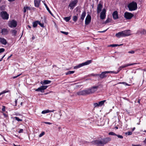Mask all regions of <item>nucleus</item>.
<instances>
[{
	"label": "nucleus",
	"instance_id": "nucleus-1",
	"mask_svg": "<svg viewBox=\"0 0 146 146\" xmlns=\"http://www.w3.org/2000/svg\"><path fill=\"white\" fill-rule=\"evenodd\" d=\"M111 140L109 137H106L102 139L101 140H96L92 141L93 144L98 146H104Z\"/></svg>",
	"mask_w": 146,
	"mask_h": 146
},
{
	"label": "nucleus",
	"instance_id": "nucleus-2",
	"mask_svg": "<svg viewBox=\"0 0 146 146\" xmlns=\"http://www.w3.org/2000/svg\"><path fill=\"white\" fill-rule=\"evenodd\" d=\"M129 10L131 11H134L137 9V4L136 2L132 1L129 3L127 6Z\"/></svg>",
	"mask_w": 146,
	"mask_h": 146
},
{
	"label": "nucleus",
	"instance_id": "nucleus-3",
	"mask_svg": "<svg viewBox=\"0 0 146 146\" xmlns=\"http://www.w3.org/2000/svg\"><path fill=\"white\" fill-rule=\"evenodd\" d=\"M99 88L98 86H93L90 88L87 89L88 95L94 93Z\"/></svg>",
	"mask_w": 146,
	"mask_h": 146
},
{
	"label": "nucleus",
	"instance_id": "nucleus-4",
	"mask_svg": "<svg viewBox=\"0 0 146 146\" xmlns=\"http://www.w3.org/2000/svg\"><path fill=\"white\" fill-rule=\"evenodd\" d=\"M0 15L3 19L7 20L9 18V15L5 11H2L1 12Z\"/></svg>",
	"mask_w": 146,
	"mask_h": 146
},
{
	"label": "nucleus",
	"instance_id": "nucleus-5",
	"mask_svg": "<svg viewBox=\"0 0 146 146\" xmlns=\"http://www.w3.org/2000/svg\"><path fill=\"white\" fill-rule=\"evenodd\" d=\"M91 62V60H88L86 62L83 63L81 64H79L78 65L74 66V69H77L80 68V67L83 66L85 65H87L90 64Z\"/></svg>",
	"mask_w": 146,
	"mask_h": 146
},
{
	"label": "nucleus",
	"instance_id": "nucleus-6",
	"mask_svg": "<svg viewBox=\"0 0 146 146\" xmlns=\"http://www.w3.org/2000/svg\"><path fill=\"white\" fill-rule=\"evenodd\" d=\"M133 15L131 13L126 12L124 14V17L126 19H130L133 16Z\"/></svg>",
	"mask_w": 146,
	"mask_h": 146
},
{
	"label": "nucleus",
	"instance_id": "nucleus-7",
	"mask_svg": "<svg viewBox=\"0 0 146 146\" xmlns=\"http://www.w3.org/2000/svg\"><path fill=\"white\" fill-rule=\"evenodd\" d=\"M78 2V0H74L70 2L68 5V7H70V9L72 10L76 6Z\"/></svg>",
	"mask_w": 146,
	"mask_h": 146
},
{
	"label": "nucleus",
	"instance_id": "nucleus-8",
	"mask_svg": "<svg viewBox=\"0 0 146 146\" xmlns=\"http://www.w3.org/2000/svg\"><path fill=\"white\" fill-rule=\"evenodd\" d=\"M76 94L78 95L85 96L88 95L87 89L85 90L79 91L77 92Z\"/></svg>",
	"mask_w": 146,
	"mask_h": 146
},
{
	"label": "nucleus",
	"instance_id": "nucleus-9",
	"mask_svg": "<svg viewBox=\"0 0 146 146\" xmlns=\"http://www.w3.org/2000/svg\"><path fill=\"white\" fill-rule=\"evenodd\" d=\"M9 26L11 28L15 27L17 26V22L15 20H13L9 23Z\"/></svg>",
	"mask_w": 146,
	"mask_h": 146
},
{
	"label": "nucleus",
	"instance_id": "nucleus-10",
	"mask_svg": "<svg viewBox=\"0 0 146 146\" xmlns=\"http://www.w3.org/2000/svg\"><path fill=\"white\" fill-rule=\"evenodd\" d=\"M106 10L104 8L101 12L100 14V18L101 19L103 20L105 19L106 17Z\"/></svg>",
	"mask_w": 146,
	"mask_h": 146
},
{
	"label": "nucleus",
	"instance_id": "nucleus-11",
	"mask_svg": "<svg viewBox=\"0 0 146 146\" xmlns=\"http://www.w3.org/2000/svg\"><path fill=\"white\" fill-rule=\"evenodd\" d=\"M48 87L47 86H42L40 87L35 90L36 91H40L41 92H43Z\"/></svg>",
	"mask_w": 146,
	"mask_h": 146
},
{
	"label": "nucleus",
	"instance_id": "nucleus-12",
	"mask_svg": "<svg viewBox=\"0 0 146 146\" xmlns=\"http://www.w3.org/2000/svg\"><path fill=\"white\" fill-rule=\"evenodd\" d=\"M106 72V71L103 72L100 74H96V76H99L101 79L105 78L107 76V73Z\"/></svg>",
	"mask_w": 146,
	"mask_h": 146
},
{
	"label": "nucleus",
	"instance_id": "nucleus-13",
	"mask_svg": "<svg viewBox=\"0 0 146 146\" xmlns=\"http://www.w3.org/2000/svg\"><path fill=\"white\" fill-rule=\"evenodd\" d=\"M91 16L90 15H88L85 19V24L86 25L89 24L91 22Z\"/></svg>",
	"mask_w": 146,
	"mask_h": 146
},
{
	"label": "nucleus",
	"instance_id": "nucleus-14",
	"mask_svg": "<svg viewBox=\"0 0 146 146\" xmlns=\"http://www.w3.org/2000/svg\"><path fill=\"white\" fill-rule=\"evenodd\" d=\"M130 31V30H125L123 31L124 37L129 36L131 35Z\"/></svg>",
	"mask_w": 146,
	"mask_h": 146
},
{
	"label": "nucleus",
	"instance_id": "nucleus-15",
	"mask_svg": "<svg viewBox=\"0 0 146 146\" xmlns=\"http://www.w3.org/2000/svg\"><path fill=\"white\" fill-rule=\"evenodd\" d=\"M112 17L113 19L115 20L118 18V13L117 11H115L112 14Z\"/></svg>",
	"mask_w": 146,
	"mask_h": 146
},
{
	"label": "nucleus",
	"instance_id": "nucleus-16",
	"mask_svg": "<svg viewBox=\"0 0 146 146\" xmlns=\"http://www.w3.org/2000/svg\"><path fill=\"white\" fill-rule=\"evenodd\" d=\"M103 5H102L100 4L99 3L97 6V13L98 14H99L100 13V11H101L102 9V8Z\"/></svg>",
	"mask_w": 146,
	"mask_h": 146
},
{
	"label": "nucleus",
	"instance_id": "nucleus-17",
	"mask_svg": "<svg viewBox=\"0 0 146 146\" xmlns=\"http://www.w3.org/2000/svg\"><path fill=\"white\" fill-rule=\"evenodd\" d=\"M86 12L85 11H84L82 12L80 17V19H79V21H83L84 20L85 17L86 16Z\"/></svg>",
	"mask_w": 146,
	"mask_h": 146
},
{
	"label": "nucleus",
	"instance_id": "nucleus-18",
	"mask_svg": "<svg viewBox=\"0 0 146 146\" xmlns=\"http://www.w3.org/2000/svg\"><path fill=\"white\" fill-rule=\"evenodd\" d=\"M1 33L2 35H6L8 34V31L7 29H3L1 30Z\"/></svg>",
	"mask_w": 146,
	"mask_h": 146
},
{
	"label": "nucleus",
	"instance_id": "nucleus-19",
	"mask_svg": "<svg viewBox=\"0 0 146 146\" xmlns=\"http://www.w3.org/2000/svg\"><path fill=\"white\" fill-rule=\"evenodd\" d=\"M115 36L118 38L124 37L122 31H120L115 34Z\"/></svg>",
	"mask_w": 146,
	"mask_h": 146
},
{
	"label": "nucleus",
	"instance_id": "nucleus-20",
	"mask_svg": "<svg viewBox=\"0 0 146 146\" xmlns=\"http://www.w3.org/2000/svg\"><path fill=\"white\" fill-rule=\"evenodd\" d=\"M51 82V81L48 80H45L43 81H41L40 82V83L42 85H46L50 84Z\"/></svg>",
	"mask_w": 146,
	"mask_h": 146
},
{
	"label": "nucleus",
	"instance_id": "nucleus-21",
	"mask_svg": "<svg viewBox=\"0 0 146 146\" xmlns=\"http://www.w3.org/2000/svg\"><path fill=\"white\" fill-rule=\"evenodd\" d=\"M0 42L2 44L6 45L7 43L6 40L4 38L0 37Z\"/></svg>",
	"mask_w": 146,
	"mask_h": 146
},
{
	"label": "nucleus",
	"instance_id": "nucleus-22",
	"mask_svg": "<svg viewBox=\"0 0 146 146\" xmlns=\"http://www.w3.org/2000/svg\"><path fill=\"white\" fill-rule=\"evenodd\" d=\"M41 0H34L35 5L36 7H38L39 6Z\"/></svg>",
	"mask_w": 146,
	"mask_h": 146
},
{
	"label": "nucleus",
	"instance_id": "nucleus-23",
	"mask_svg": "<svg viewBox=\"0 0 146 146\" xmlns=\"http://www.w3.org/2000/svg\"><path fill=\"white\" fill-rule=\"evenodd\" d=\"M139 33L141 34H146V31L144 29L139 30L137 31V33Z\"/></svg>",
	"mask_w": 146,
	"mask_h": 146
},
{
	"label": "nucleus",
	"instance_id": "nucleus-24",
	"mask_svg": "<svg viewBox=\"0 0 146 146\" xmlns=\"http://www.w3.org/2000/svg\"><path fill=\"white\" fill-rule=\"evenodd\" d=\"M10 32L12 34V36H15L16 35L17 31L15 29H13L11 30Z\"/></svg>",
	"mask_w": 146,
	"mask_h": 146
},
{
	"label": "nucleus",
	"instance_id": "nucleus-25",
	"mask_svg": "<svg viewBox=\"0 0 146 146\" xmlns=\"http://www.w3.org/2000/svg\"><path fill=\"white\" fill-rule=\"evenodd\" d=\"M136 64V63H131V64H125V65H124L123 66H121V68H123L126 67L127 66H131V65H134V64Z\"/></svg>",
	"mask_w": 146,
	"mask_h": 146
},
{
	"label": "nucleus",
	"instance_id": "nucleus-26",
	"mask_svg": "<svg viewBox=\"0 0 146 146\" xmlns=\"http://www.w3.org/2000/svg\"><path fill=\"white\" fill-rule=\"evenodd\" d=\"M44 5L45 6L47 10L48 11V12L50 13V14L52 15V16L54 17L53 14H52V12H51L50 11V10L49 8L47 6V5L45 3H44Z\"/></svg>",
	"mask_w": 146,
	"mask_h": 146
},
{
	"label": "nucleus",
	"instance_id": "nucleus-27",
	"mask_svg": "<svg viewBox=\"0 0 146 146\" xmlns=\"http://www.w3.org/2000/svg\"><path fill=\"white\" fill-rule=\"evenodd\" d=\"M78 14H77V15H74L73 17V20L74 22H76L78 19Z\"/></svg>",
	"mask_w": 146,
	"mask_h": 146
},
{
	"label": "nucleus",
	"instance_id": "nucleus-28",
	"mask_svg": "<svg viewBox=\"0 0 146 146\" xmlns=\"http://www.w3.org/2000/svg\"><path fill=\"white\" fill-rule=\"evenodd\" d=\"M38 24V21H36L33 23V26L34 27H36Z\"/></svg>",
	"mask_w": 146,
	"mask_h": 146
},
{
	"label": "nucleus",
	"instance_id": "nucleus-29",
	"mask_svg": "<svg viewBox=\"0 0 146 146\" xmlns=\"http://www.w3.org/2000/svg\"><path fill=\"white\" fill-rule=\"evenodd\" d=\"M23 9L24 13H25L27 11L30 9V8L28 7H24Z\"/></svg>",
	"mask_w": 146,
	"mask_h": 146
},
{
	"label": "nucleus",
	"instance_id": "nucleus-30",
	"mask_svg": "<svg viewBox=\"0 0 146 146\" xmlns=\"http://www.w3.org/2000/svg\"><path fill=\"white\" fill-rule=\"evenodd\" d=\"M106 100H104L99 102H98V105L99 106H102L104 104V103L106 102Z\"/></svg>",
	"mask_w": 146,
	"mask_h": 146
},
{
	"label": "nucleus",
	"instance_id": "nucleus-31",
	"mask_svg": "<svg viewBox=\"0 0 146 146\" xmlns=\"http://www.w3.org/2000/svg\"><path fill=\"white\" fill-rule=\"evenodd\" d=\"M71 19V17H66L64 18V20L66 21H68Z\"/></svg>",
	"mask_w": 146,
	"mask_h": 146
},
{
	"label": "nucleus",
	"instance_id": "nucleus-32",
	"mask_svg": "<svg viewBox=\"0 0 146 146\" xmlns=\"http://www.w3.org/2000/svg\"><path fill=\"white\" fill-rule=\"evenodd\" d=\"M122 45H123V44H121L120 45H119V44H112L110 45H109V46L112 47H114L117 46H121Z\"/></svg>",
	"mask_w": 146,
	"mask_h": 146
},
{
	"label": "nucleus",
	"instance_id": "nucleus-33",
	"mask_svg": "<svg viewBox=\"0 0 146 146\" xmlns=\"http://www.w3.org/2000/svg\"><path fill=\"white\" fill-rule=\"evenodd\" d=\"M74 71H68L66 73V75L69 74H73L74 73Z\"/></svg>",
	"mask_w": 146,
	"mask_h": 146
},
{
	"label": "nucleus",
	"instance_id": "nucleus-34",
	"mask_svg": "<svg viewBox=\"0 0 146 146\" xmlns=\"http://www.w3.org/2000/svg\"><path fill=\"white\" fill-rule=\"evenodd\" d=\"M49 112V110H44L42 111V114H45L46 113H47Z\"/></svg>",
	"mask_w": 146,
	"mask_h": 146
},
{
	"label": "nucleus",
	"instance_id": "nucleus-35",
	"mask_svg": "<svg viewBox=\"0 0 146 146\" xmlns=\"http://www.w3.org/2000/svg\"><path fill=\"white\" fill-rule=\"evenodd\" d=\"M109 135H116V134L113 132H111L109 133H108Z\"/></svg>",
	"mask_w": 146,
	"mask_h": 146
},
{
	"label": "nucleus",
	"instance_id": "nucleus-36",
	"mask_svg": "<svg viewBox=\"0 0 146 146\" xmlns=\"http://www.w3.org/2000/svg\"><path fill=\"white\" fill-rule=\"evenodd\" d=\"M9 91H6V90H4L2 91V92H1L0 93V96L3 94H5L7 92H8Z\"/></svg>",
	"mask_w": 146,
	"mask_h": 146
},
{
	"label": "nucleus",
	"instance_id": "nucleus-37",
	"mask_svg": "<svg viewBox=\"0 0 146 146\" xmlns=\"http://www.w3.org/2000/svg\"><path fill=\"white\" fill-rule=\"evenodd\" d=\"M15 118L16 120L17 121H21L22 120V119H20L19 117H15Z\"/></svg>",
	"mask_w": 146,
	"mask_h": 146
},
{
	"label": "nucleus",
	"instance_id": "nucleus-38",
	"mask_svg": "<svg viewBox=\"0 0 146 146\" xmlns=\"http://www.w3.org/2000/svg\"><path fill=\"white\" fill-rule=\"evenodd\" d=\"M38 24L40 25L41 27H44V24L38 21Z\"/></svg>",
	"mask_w": 146,
	"mask_h": 146
},
{
	"label": "nucleus",
	"instance_id": "nucleus-39",
	"mask_svg": "<svg viewBox=\"0 0 146 146\" xmlns=\"http://www.w3.org/2000/svg\"><path fill=\"white\" fill-rule=\"evenodd\" d=\"M94 108H95L96 107L99 106L98 105V103H94Z\"/></svg>",
	"mask_w": 146,
	"mask_h": 146
},
{
	"label": "nucleus",
	"instance_id": "nucleus-40",
	"mask_svg": "<svg viewBox=\"0 0 146 146\" xmlns=\"http://www.w3.org/2000/svg\"><path fill=\"white\" fill-rule=\"evenodd\" d=\"M45 134V133L44 132H42L39 135V137H41L43 135Z\"/></svg>",
	"mask_w": 146,
	"mask_h": 146
},
{
	"label": "nucleus",
	"instance_id": "nucleus-41",
	"mask_svg": "<svg viewBox=\"0 0 146 146\" xmlns=\"http://www.w3.org/2000/svg\"><path fill=\"white\" fill-rule=\"evenodd\" d=\"M5 50V49L4 48H0V53L4 52Z\"/></svg>",
	"mask_w": 146,
	"mask_h": 146
},
{
	"label": "nucleus",
	"instance_id": "nucleus-42",
	"mask_svg": "<svg viewBox=\"0 0 146 146\" xmlns=\"http://www.w3.org/2000/svg\"><path fill=\"white\" fill-rule=\"evenodd\" d=\"M125 133L126 135H131L132 134V133L131 131H129L128 132H126Z\"/></svg>",
	"mask_w": 146,
	"mask_h": 146
},
{
	"label": "nucleus",
	"instance_id": "nucleus-43",
	"mask_svg": "<svg viewBox=\"0 0 146 146\" xmlns=\"http://www.w3.org/2000/svg\"><path fill=\"white\" fill-rule=\"evenodd\" d=\"M61 33H62L63 34H65L66 35H68V32H65L63 31H61Z\"/></svg>",
	"mask_w": 146,
	"mask_h": 146
},
{
	"label": "nucleus",
	"instance_id": "nucleus-44",
	"mask_svg": "<svg viewBox=\"0 0 146 146\" xmlns=\"http://www.w3.org/2000/svg\"><path fill=\"white\" fill-rule=\"evenodd\" d=\"M119 138L122 139L123 138V136L121 135H116Z\"/></svg>",
	"mask_w": 146,
	"mask_h": 146
},
{
	"label": "nucleus",
	"instance_id": "nucleus-45",
	"mask_svg": "<svg viewBox=\"0 0 146 146\" xmlns=\"http://www.w3.org/2000/svg\"><path fill=\"white\" fill-rule=\"evenodd\" d=\"M23 129H21L18 131L19 133H22L23 132Z\"/></svg>",
	"mask_w": 146,
	"mask_h": 146
},
{
	"label": "nucleus",
	"instance_id": "nucleus-46",
	"mask_svg": "<svg viewBox=\"0 0 146 146\" xmlns=\"http://www.w3.org/2000/svg\"><path fill=\"white\" fill-rule=\"evenodd\" d=\"M128 53L131 54H134L135 53V52L134 50H131L128 52Z\"/></svg>",
	"mask_w": 146,
	"mask_h": 146
},
{
	"label": "nucleus",
	"instance_id": "nucleus-47",
	"mask_svg": "<svg viewBox=\"0 0 146 146\" xmlns=\"http://www.w3.org/2000/svg\"><path fill=\"white\" fill-rule=\"evenodd\" d=\"M110 21V19L108 18L105 21V23H107L109 22Z\"/></svg>",
	"mask_w": 146,
	"mask_h": 146
},
{
	"label": "nucleus",
	"instance_id": "nucleus-48",
	"mask_svg": "<svg viewBox=\"0 0 146 146\" xmlns=\"http://www.w3.org/2000/svg\"><path fill=\"white\" fill-rule=\"evenodd\" d=\"M122 68H121V66H120L118 68V70H117V73H118L119 71L121 70Z\"/></svg>",
	"mask_w": 146,
	"mask_h": 146
},
{
	"label": "nucleus",
	"instance_id": "nucleus-49",
	"mask_svg": "<svg viewBox=\"0 0 146 146\" xmlns=\"http://www.w3.org/2000/svg\"><path fill=\"white\" fill-rule=\"evenodd\" d=\"M2 110L3 111H5V106H3Z\"/></svg>",
	"mask_w": 146,
	"mask_h": 146
},
{
	"label": "nucleus",
	"instance_id": "nucleus-50",
	"mask_svg": "<svg viewBox=\"0 0 146 146\" xmlns=\"http://www.w3.org/2000/svg\"><path fill=\"white\" fill-rule=\"evenodd\" d=\"M21 75V74H19L18 75H17V76H13V79H15L16 78H17V77H18V76H19L20 75Z\"/></svg>",
	"mask_w": 146,
	"mask_h": 146
},
{
	"label": "nucleus",
	"instance_id": "nucleus-51",
	"mask_svg": "<svg viewBox=\"0 0 146 146\" xmlns=\"http://www.w3.org/2000/svg\"><path fill=\"white\" fill-rule=\"evenodd\" d=\"M120 83L123 84H125V85L129 86L130 85H129L128 84H127V83H125V82H120Z\"/></svg>",
	"mask_w": 146,
	"mask_h": 146
},
{
	"label": "nucleus",
	"instance_id": "nucleus-52",
	"mask_svg": "<svg viewBox=\"0 0 146 146\" xmlns=\"http://www.w3.org/2000/svg\"><path fill=\"white\" fill-rule=\"evenodd\" d=\"M44 123L46 124H49V125H51L52 124L50 122H44Z\"/></svg>",
	"mask_w": 146,
	"mask_h": 146
},
{
	"label": "nucleus",
	"instance_id": "nucleus-53",
	"mask_svg": "<svg viewBox=\"0 0 146 146\" xmlns=\"http://www.w3.org/2000/svg\"><path fill=\"white\" fill-rule=\"evenodd\" d=\"M141 145L138 144V145H134V144H132V146H141Z\"/></svg>",
	"mask_w": 146,
	"mask_h": 146
},
{
	"label": "nucleus",
	"instance_id": "nucleus-54",
	"mask_svg": "<svg viewBox=\"0 0 146 146\" xmlns=\"http://www.w3.org/2000/svg\"><path fill=\"white\" fill-rule=\"evenodd\" d=\"M106 73H112V71H106Z\"/></svg>",
	"mask_w": 146,
	"mask_h": 146
},
{
	"label": "nucleus",
	"instance_id": "nucleus-55",
	"mask_svg": "<svg viewBox=\"0 0 146 146\" xmlns=\"http://www.w3.org/2000/svg\"><path fill=\"white\" fill-rule=\"evenodd\" d=\"M108 29H106V30H105L103 31H99V33H104Z\"/></svg>",
	"mask_w": 146,
	"mask_h": 146
},
{
	"label": "nucleus",
	"instance_id": "nucleus-56",
	"mask_svg": "<svg viewBox=\"0 0 146 146\" xmlns=\"http://www.w3.org/2000/svg\"><path fill=\"white\" fill-rule=\"evenodd\" d=\"M5 56V54L3 57H2L1 58V59H0V61H1L2 60H3V58Z\"/></svg>",
	"mask_w": 146,
	"mask_h": 146
},
{
	"label": "nucleus",
	"instance_id": "nucleus-57",
	"mask_svg": "<svg viewBox=\"0 0 146 146\" xmlns=\"http://www.w3.org/2000/svg\"><path fill=\"white\" fill-rule=\"evenodd\" d=\"M3 115H4V116L5 117H7V115L6 114H5V113H3Z\"/></svg>",
	"mask_w": 146,
	"mask_h": 146
},
{
	"label": "nucleus",
	"instance_id": "nucleus-58",
	"mask_svg": "<svg viewBox=\"0 0 146 146\" xmlns=\"http://www.w3.org/2000/svg\"><path fill=\"white\" fill-rule=\"evenodd\" d=\"M12 56V54H11V55L9 56L7 58V60H8Z\"/></svg>",
	"mask_w": 146,
	"mask_h": 146
},
{
	"label": "nucleus",
	"instance_id": "nucleus-59",
	"mask_svg": "<svg viewBox=\"0 0 146 146\" xmlns=\"http://www.w3.org/2000/svg\"><path fill=\"white\" fill-rule=\"evenodd\" d=\"M15 0H8V1H9L10 2H12V1H15Z\"/></svg>",
	"mask_w": 146,
	"mask_h": 146
},
{
	"label": "nucleus",
	"instance_id": "nucleus-60",
	"mask_svg": "<svg viewBox=\"0 0 146 146\" xmlns=\"http://www.w3.org/2000/svg\"><path fill=\"white\" fill-rule=\"evenodd\" d=\"M17 100H15V106H17Z\"/></svg>",
	"mask_w": 146,
	"mask_h": 146
},
{
	"label": "nucleus",
	"instance_id": "nucleus-61",
	"mask_svg": "<svg viewBox=\"0 0 146 146\" xmlns=\"http://www.w3.org/2000/svg\"><path fill=\"white\" fill-rule=\"evenodd\" d=\"M115 73V74H117V72H116L115 71H112V73Z\"/></svg>",
	"mask_w": 146,
	"mask_h": 146
},
{
	"label": "nucleus",
	"instance_id": "nucleus-62",
	"mask_svg": "<svg viewBox=\"0 0 146 146\" xmlns=\"http://www.w3.org/2000/svg\"><path fill=\"white\" fill-rule=\"evenodd\" d=\"M140 101V99H138V101H137V102L138 103H139Z\"/></svg>",
	"mask_w": 146,
	"mask_h": 146
},
{
	"label": "nucleus",
	"instance_id": "nucleus-63",
	"mask_svg": "<svg viewBox=\"0 0 146 146\" xmlns=\"http://www.w3.org/2000/svg\"><path fill=\"white\" fill-rule=\"evenodd\" d=\"M54 111V110H49V112H53Z\"/></svg>",
	"mask_w": 146,
	"mask_h": 146
},
{
	"label": "nucleus",
	"instance_id": "nucleus-64",
	"mask_svg": "<svg viewBox=\"0 0 146 146\" xmlns=\"http://www.w3.org/2000/svg\"><path fill=\"white\" fill-rule=\"evenodd\" d=\"M135 129V128L134 127H133L132 129V131H133Z\"/></svg>",
	"mask_w": 146,
	"mask_h": 146
}]
</instances>
